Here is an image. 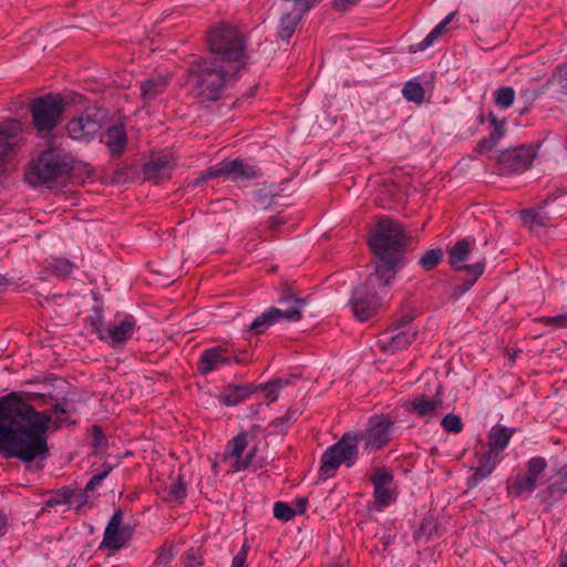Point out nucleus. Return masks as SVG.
Listing matches in <instances>:
<instances>
[{"label": "nucleus", "instance_id": "603ef678", "mask_svg": "<svg viewBox=\"0 0 567 567\" xmlns=\"http://www.w3.org/2000/svg\"><path fill=\"white\" fill-rule=\"evenodd\" d=\"M257 451H258L257 445H254L248 451V453L246 454V456L244 458L237 460V465H234V468L236 471H244V470H247L249 466H251Z\"/></svg>", "mask_w": 567, "mask_h": 567}, {"label": "nucleus", "instance_id": "0eeeda50", "mask_svg": "<svg viewBox=\"0 0 567 567\" xmlns=\"http://www.w3.org/2000/svg\"><path fill=\"white\" fill-rule=\"evenodd\" d=\"M66 102L60 94L48 93L30 104L33 127L39 133H51L63 121Z\"/></svg>", "mask_w": 567, "mask_h": 567}, {"label": "nucleus", "instance_id": "1a4fd4ad", "mask_svg": "<svg viewBox=\"0 0 567 567\" xmlns=\"http://www.w3.org/2000/svg\"><path fill=\"white\" fill-rule=\"evenodd\" d=\"M221 176L228 177L234 182L250 181L259 177L260 172L256 166L249 165L240 158L224 159L207 168L203 176L196 179L195 185L206 179H214Z\"/></svg>", "mask_w": 567, "mask_h": 567}, {"label": "nucleus", "instance_id": "4be33fe9", "mask_svg": "<svg viewBox=\"0 0 567 567\" xmlns=\"http://www.w3.org/2000/svg\"><path fill=\"white\" fill-rule=\"evenodd\" d=\"M174 166L173 158L167 155L153 157L144 165L143 172L147 179H153L156 184L165 178H169V169Z\"/></svg>", "mask_w": 567, "mask_h": 567}, {"label": "nucleus", "instance_id": "a878e982", "mask_svg": "<svg viewBox=\"0 0 567 567\" xmlns=\"http://www.w3.org/2000/svg\"><path fill=\"white\" fill-rule=\"evenodd\" d=\"M473 243L467 239H461L449 250V264L457 271H468L471 265L465 264L473 249Z\"/></svg>", "mask_w": 567, "mask_h": 567}, {"label": "nucleus", "instance_id": "49530a36", "mask_svg": "<svg viewBox=\"0 0 567 567\" xmlns=\"http://www.w3.org/2000/svg\"><path fill=\"white\" fill-rule=\"evenodd\" d=\"M522 220L525 225H538L543 226L546 224L547 217L537 209H525L520 212Z\"/></svg>", "mask_w": 567, "mask_h": 567}, {"label": "nucleus", "instance_id": "6e6552de", "mask_svg": "<svg viewBox=\"0 0 567 567\" xmlns=\"http://www.w3.org/2000/svg\"><path fill=\"white\" fill-rule=\"evenodd\" d=\"M359 436L344 433L341 439L328 447L321 456L320 477L326 480L334 475L341 464L352 466L359 456Z\"/></svg>", "mask_w": 567, "mask_h": 567}, {"label": "nucleus", "instance_id": "cd10ccee", "mask_svg": "<svg viewBox=\"0 0 567 567\" xmlns=\"http://www.w3.org/2000/svg\"><path fill=\"white\" fill-rule=\"evenodd\" d=\"M279 293L277 302L285 307L281 310H297L302 315L301 309L307 305V300L297 296L291 284L282 282Z\"/></svg>", "mask_w": 567, "mask_h": 567}, {"label": "nucleus", "instance_id": "2eb2a0df", "mask_svg": "<svg viewBox=\"0 0 567 567\" xmlns=\"http://www.w3.org/2000/svg\"><path fill=\"white\" fill-rule=\"evenodd\" d=\"M135 329L136 321L133 317H128L110 324L105 332L101 333V341L107 343L113 349H121L132 338Z\"/></svg>", "mask_w": 567, "mask_h": 567}, {"label": "nucleus", "instance_id": "864d4df0", "mask_svg": "<svg viewBox=\"0 0 567 567\" xmlns=\"http://www.w3.org/2000/svg\"><path fill=\"white\" fill-rule=\"evenodd\" d=\"M414 316L412 312L404 313L401 316L391 328L398 329V330H409L410 331V324L413 321Z\"/></svg>", "mask_w": 567, "mask_h": 567}, {"label": "nucleus", "instance_id": "9b49d317", "mask_svg": "<svg viewBox=\"0 0 567 567\" xmlns=\"http://www.w3.org/2000/svg\"><path fill=\"white\" fill-rule=\"evenodd\" d=\"M536 155L537 148L533 145L505 150L497 158L499 173L504 175L520 174L530 167Z\"/></svg>", "mask_w": 567, "mask_h": 567}, {"label": "nucleus", "instance_id": "2f4dec72", "mask_svg": "<svg viewBox=\"0 0 567 567\" xmlns=\"http://www.w3.org/2000/svg\"><path fill=\"white\" fill-rule=\"evenodd\" d=\"M248 445V434L245 432L236 435L228 442L225 451V458L241 460V455ZM237 465V462L235 463Z\"/></svg>", "mask_w": 567, "mask_h": 567}, {"label": "nucleus", "instance_id": "e2e57ef3", "mask_svg": "<svg viewBox=\"0 0 567 567\" xmlns=\"http://www.w3.org/2000/svg\"><path fill=\"white\" fill-rule=\"evenodd\" d=\"M230 358H231V362L235 361L236 363L241 364L249 360V354L247 352H244L240 354H231L230 353Z\"/></svg>", "mask_w": 567, "mask_h": 567}, {"label": "nucleus", "instance_id": "f257e3e1", "mask_svg": "<svg viewBox=\"0 0 567 567\" xmlns=\"http://www.w3.org/2000/svg\"><path fill=\"white\" fill-rule=\"evenodd\" d=\"M52 414L37 411L18 392L0 398V452L22 462L49 456L47 432Z\"/></svg>", "mask_w": 567, "mask_h": 567}, {"label": "nucleus", "instance_id": "69168bd1", "mask_svg": "<svg viewBox=\"0 0 567 567\" xmlns=\"http://www.w3.org/2000/svg\"><path fill=\"white\" fill-rule=\"evenodd\" d=\"M286 424L287 423L284 421V417H277L271 422V426H274L275 429H280V431H282V427Z\"/></svg>", "mask_w": 567, "mask_h": 567}, {"label": "nucleus", "instance_id": "6e6d98bb", "mask_svg": "<svg viewBox=\"0 0 567 567\" xmlns=\"http://www.w3.org/2000/svg\"><path fill=\"white\" fill-rule=\"evenodd\" d=\"M90 326L92 328V331L97 333L99 338L101 339V333L103 334L105 332V329L102 328L103 326V316L101 313L96 315L95 317L89 318Z\"/></svg>", "mask_w": 567, "mask_h": 567}, {"label": "nucleus", "instance_id": "7ed1b4c3", "mask_svg": "<svg viewBox=\"0 0 567 567\" xmlns=\"http://www.w3.org/2000/svg\"><path fill=\"white\" fill-rule=\"evenodd\" d=\"M411 237L406 234L403 225L392 218L382 217L370 234L368 244L375 256V267L382 264H390L393 277L402 260L401 254L410 245Z\"/></svg>", "mask_w": 567, "mask_h": 567}, {"label": "nucleus", "instance_id": "8fccbe9b", "mask_svg": "<svg viewBox=\"0 0 567 567\" xmlns=\"http://www.w3.org/2000/svg\"><path fill=\"white\" fill-rule=\"evenodd\" d=\"M92 447L97 452H103L107 446V440L104 435L103 429L100 425H93L91 429Z\"/></svg>", "mask_w": 567, "mask_h": 567}, {"label": "nucleus", "instance_id": "a18cd8bd", "mask_svg": "<svg viewBox=\"0 0 567 567\" xmlns=\"http://www.w3.org/2000/svg\"><path fill=\"white\" fill-rule=\"evenodd\" d=\"M526 468L527 474L537 480L547 468V461L542 456H534L527 462Z\"/></svg>", "mask_w": 567, "mask_h": 567}, {"label": "nucleus", "instance_id": "aec40b11", "mask_svg": "<svg viewBox=\"0 0 567 567\" xmlns=\"http://www.w3.org/2000/svg\"><path fill=\"white\" fill-rule=\"evenodd\" d=\"M567 492V465L557 470L548 480V485L543 492L544 502L553 505L560 501Z\"/></svg>", "mask_w": 567, "mask_h": 567}, {"label": "nucleus", "instance_id": "f3484780", "mask_svg": "<svg viewBox=\"0 0 567 567\" xmlns=\"http://www.w3.org/2000/svg\"><path fill=\"white\" fill-rule=\"evenodd\" d=\"M123 522L122 509H116L110 518L103 535V539L99 546V549L107 548L116 551L126 545V538L121 532V525Z\"/></svg>", "mask_w": 567, "mask_h": 567}, {"label": "nucleus", "instance_id": "09e8293b", "mask_svg": "<svg viewBox=\"0 0 567 567\" xmlns=\"http://www.w3.org/2000/svg\"><path fill=\"white\" fill-rule=\"evenodd\" d=\"M446 432L460 433L463 430V422L461 417L454 413L446 414L441 422Z\"/></svg>", "mask_w": 567, "mask_h": 567}, {"label": "nucleus", "instance_id": "c03bdc74", "mask_svg": "<svg viewBox=\"0 0 567 567\" xmlns=\"http://www.w3.org/2000/svg\"><path fill=\"white\" fill-rule=\"evenodd\" d=\"M112 471V466L107 463H103L101 466V471L94 474L85 485L84 492H93L95 491L103 482V480L110 474Z\"/></svg>", "mask_w": 567, "mask_h": 567}, {"label": "nucleus", "instance_id": "79ce46f5", "mask_svg": "<svg viewBox=\"0 0 567 567\" xmlns=\"http://www.w3.org/2000/svg\"><path fill=\"white\" fill-rule=\"evenodd\" d=\"M70 401L65 398L62 399L61 402L56 403L52 408V414L55 416L54 425L55 427H60L62 424L68 423L66 415L71 413Z\"/></svg>", "mask_w": 567, "mask_h": 567}, {"label": "nucleus", "instance_id": "c85d7f7f", "mask_svg": "<svg viewBox=\"0 0 567 567\" xmlns=\"http://www.w3.org/2000/svg\"><path fill=\"white\" fill-rule=\"evenodd\" d=\"M485 266V258H482L471 264L468 271H466L467 277L465 278L464 282L453 287L452 297L458 298L465 292H467L471 289V287L477 281V279L483 275Z\"/></svg>", "mask_w": 567, "mask_h": 567}, {"label": "nucleus", "instance_id": "052dcab7", "mask_svg": "<svg viewBox=\"0 0 567 567\" xmlns=\"http://www.w3.org/2000/svg\"><path fill=\"white\" fill-rule=\"evenodd\" d=\"M246 559L245 551L238 553L234 558L231 563V567H247L246 566Z\"/></svg>", "mask_w": 567, "mask_h": 567}, {"label": "nucleus", "instance_id": "a211bd4d", "mask_svg": "<svg viewBox=\"0 0 567 567\" xmlns=\"http://www.w3.org/2000/svg\"><path fill=\"white\" fill-rule=\"evenodd\" d=\"M417 332L415 330H398L390 328L382 333L379 342L381 349L386 353H395L406 349L412 342H414Z\"/></svg>", "mask_w": 567, "mask_h": 567}, {"label": "nucleus", "instance_id": "9d476101", "mask_svg": "<svg viewBox=\"0 0 567 567\" xmlns=\"http://www.w3.org/2000/svg\"><path fill=\"white\" fill-rule=\"evenodd\" d=\"M104 113L97 106L86 107L79 116L66 124L68 134L72 140L91 141L100 132Z\"/></svg>", "mask_w": 567, "mask_h": 567}, {"label": "nucleus", "instance_id": "a19ab883", "mask_svg": "<svg viewBox=\"0 0 567 567\" xmlns=\"http://www.w3.org/2000/svg\"><path fill=\"white\" fill-rule=\"evenodd\" d=\"M515 91L512 86H503L495 91L494 102L502 109H508L514 103Z\"/></svg>", "mask_w": 567, "mask_h": 567}, {"label": "nucleus", "instance_id": "39448f33", "mask_svg": "<svg viewBox=\"0 0 567 567\" xmlns=\"http://www.w3.org/2000/svg\"><path fill=\"white\" fill-rule=\"evenodd\" d=\"M207 45L212 58H217L229 65L241 61L246 52L244 33L236 25L225 21L208 30Z\"/></svg>", "mask_w": 567, "mask_h": 567}, {"label": "nucleus", "instance_id": "c9c22d12", "mask_svg": "<svg viewBox=\"0 0 567 567\" xmlns=\"http://www.w3.org/2000/svg\"><path fill=\"white\" fill-rule=\"evenodd\" d=\"M74 496H75V491L64 486V487L58 489L52 496H50L45 501L43 509L50 508V507H55V506L63 505V504H70L73 502Z\"/></svg>", "mask_w": 567, "mask_h": 567}, {"label": "nucleus", "instance_id": "72a5a7b5", "mask_svg": "<svg viewBox=\"0 0 567 567\" xmlns=\"http://www.w3.org/2000/svg\"><path fill=\"white\" fill-rule=\"evenodd\" d=\"M301 16L300 13H285L279 22L278 35L284 41H289V39L295 33L296 27L300 22Z\"/></svg>", "mask_w": 567, "mask_h": 567}, {"label": "nucleus", "instance_id": "423d86ee", "mask_svg": "<svg viewBox=\"0 0 567 567\" xmlns=\"http://www.w3.org/2000/svg\"><path fill=\"white\" fill-rule=\"evenodd\" d=\"M70 156L60 150L48 148L32 163L25 174L31 185H38L68 176L72 171Z\"/></svg>", "mask_w": 567, "mask_h": 567}, {"label": "nucleus", "instance_id": "4c0bfd02", "mask_svg": "<svg viewBox=\"0 0 567 567\" xmlns=\"http://www.w3.org/2000/svg\"><path fill=\"white\" fill-rule=\"evenodd\" d=\"M405 100L422 103L424 101V89L419 82L408 81L402 90Z\"/></svg>", "mask_w": 567, "mask_h": 567}, {"label": "nucleus", "instance_id": "b1692460", "mask_svg": "<svg viewBox=\"0 0 567 567\" xmlns=\"http://www.w3.org/2000/svg\"><path fill=\"white\" fill-rule=\"evenodd\" d=\"M257 391L258 386H256L254 383L228 384L219 395V401L227 406H234L247 400L252 393Z\"/></svg>", "mask_w": 567, "mask_h": 567}, {"label": "nucleus", "instance_id": "f704fd0d", "mask_svg": "<svg viewBox=\"0 0 567 567\" xmlns=\"http://www.w3.org/2000/svg\"><path fill=\"white\" fill-rule=\"evenodd\" d=\"M289 384L288 379L276 378L262 385H257L258 390H261L265 398L269 402H275L278 399L279 392Z\"/></svg>", "mask_w": 567, "mask_h": 567}, {"label": "nucleus", "instance_id": "473e14b6", "mask_svg": "<svg viewBox=\"0 0 567 567\" xmlns=\"http://www.w3.org/2000/svg\"><path fill=\"white\" fill-rule=\"evenodd\" d=\"M455 12L447 14L421 42L414 47V52L424 51L431 47L435 40L443 33L446 25L453 20Z\"/></svg>", "mask_w": 567, "mask_h": 567}, {"label": "nucleus", "instance_id": "f03ea898", "mask_svg": "<svg viewBox=\"0 0 567 567\" xmlns=\"http://www.w3.org/2000/svg\"><path fill=\"white\" fill-rule=\"evenodd\" d=\"M237 68L217 58H198L189 63L188 83L193 95L200 103H213L221 99L227 85L234 80Z\"/></svg>", "mask_w": 567, "mask_h": 567}, {"label": "nucleus", "instance_id": "ddd939ff", "mask_svg": "<svg viewBox=\"0 0 567 567\" xmlns=\"http://www.w3.org/2000/svg\"><path fill=\"white\" fill-rule=\"evenodd\" d=\"M373 485L374 504L383 508L393 503L396 498L395 488L392 487L394 475L386 466H379L373 470L370 477Z\"/></svg>", "mask_w": 567, "mask_h": 567}, {"label": "nucleus", "instance_id": "5fc2aeb1", "mask_svg": "<svg viewBox=\"0 0 567 567\" xmlns=\"http://www.w3.org/2000/svg\"><path fill=\"white\" fill-rule=\"evenodd\" d=\"M204 561L202 558L197 557V553L195 549H189L186 551V560L184 563V567H202Z\"/></svg>", "mask_w": 567, "mask_h": 567}, {"label": "nucleus", "instance_id": "bb28decb", "mask_svg": "<svg viewBox=\"0 0 567 567\" xmlns=\"http://www.w3.org/2000/svg\"><path fill=\"white\" fill-rule=\"evenodd\" d=\"M105 137V145L111 156L120 157L127 145L125 127L123 125H112L106 130Z\"/></svg>", "mask_w": 567, "mask_h": 567}, {"label": "nucleus", "instance_id": "4468645a", "mask_svg": "<svg viewBox=\"0 0 567 567\" xmlns=\"http://www.w3.org/2000/svg\"><path fill=\"white\" fill-rule=\"evenodd\" d=\"M20 130L17 120L0 125V171L16 156Z\"/></svg>", "mask_w": 567, "mask_h": 567}, {"label": "nucleus", "instance_id": "20e7f679", "mask_svg": "<svg viewBox=\"0 0 567 567\" xmlns=\"http://www.w3.org/2000/svg\"><path fill=\"white\" fill-rule=\"evenodd\" d=\"M390 264L375 267L367 278L364 285L358 286L352 293L350 303L355 318L360 321L369 320L380 307L378 290L383 289L394 279Z\"/></svg>", "mask_w": 567, "mask_h": 567}, {"label": "nucleus", "instance_id": "4d7b16f0", "mask_svg": "<svg viewBox=\"0 0 567 567\" xmlns=\"http://www.w3.org/2000/svg\"><path fill=\"white\" fill-rule=\"evenodd\" d=\"M359 0H333L332 8L338 12H346L351 7L355 6Z\"/></svg>", "mask_w": 567, "mask_h": 567}, {"label": "nucleus", "instance_id": "0e129e2a", "mask_svg": "<svg viewBox=\"0 0 567 567\" xmlns=\"http://www.w3.org/2000/svg\"><path fill=\"white\" fill-rule=\"evenodd\" d=\"M282 417H284V421H285L286 423H289V422H291V421H293V420H295V417H296V411H295V410L289 409V410L285 413V415H284Z\"/></svg>", "mask_w": 567, "mask_h": 567}, {"label": "nucleus", "instance_id": "5701e85b", "mask_svg": "<svg viewBox=\"0 0 567 567\" xmlns=\"http://www.w3.org/2000/svg\"><path fill=\"white\" fill-rule=\"evenodd\" d=\"M497 463V453H495L494 451H486L485 453H483L478 461V466L475 468V472L467 478V487L474 488L483 480L488 477L495 470Z\"/></svg>", "mask_w": 567, "mask_h": 567}, {"label": "nucleus", "instance_id": "774afa93", "mask_svg": "<svg viewBox=\"0 0 567 567\" xmlns=\"http://www.w3.org/2000/svg\"><path fill=\"white\" fill-rule=\"evenodd\" d=\"M559 566L558 567H567V551H561L559 557Z\"/></svg>", "mask_w": 567, "mask_h": 567}, {"label": "nucleus", "instance_id": "37998d69", "mask_svg": "<svg viewBox=\"0 0 567 567\" xmlns=\"http://www.w3.org/2000/svg\"><path fill=\"white\" fill-rule=\"evenodd\" d=\"M166 493L167 501L183 502L186 497V487L182 477H178L169 486H167Z\"/></svg>", "mask_w": 567, "mask_h": 567}, {"label": "nucleus", "instance_id": "c756f323", "mask_svg": "<svg viewBox=\"0 0 567 567\" xmlns=\"http://www.w3.org/2000/svg\"><path fill=\"white\" fill-rule=\"evenodd\" d=\"M441 405V400H434L426 395L416 396L406 408L409 412L416 413L417 416L425 419L432 417Z\"/></svg>", "mask_w": 567, "mask_h": 567}, {"label": "nucleus", "instance_id": "6ab92c4d", "mask_svg": "<svg viewBox=\"0 0 567 567\" xmlns=\"http://www.w3.org/2000/svg\"><path fill=\"white\" fill-rule=\"evenodd\" d=\"M230 351L228 348L215 347L205 350L197 363V370L202 374H207L223 364H230Z\"/></svg>", "mask_w": 567, "mask_h": 567}, {"label": "nucleus", "instance_id": "13d9d810", "mask_svg": "<svg viewBox=\"0 0 567 567\" xmlns=\"http://www.w3.org/2000/svg\"><path fill=\"white\" fill-rule=\"evenodd\" d=\"M319 0H297V11L300 13L310 10Z\"/></svg>", "mask_w": 567, "mask_h": 567}, {"label": "nucleus", "instance_id": "393cba45", "mask_svg": "<svg viewBox=\"0 0 567 567\" xmlns=\"http://www.w3.org/2000/svg\"><path fill=\"white\" fill-rule=\"evenodd\" d=\"M488 121L493 128L488 136L483 137L476 145V152L483 154L492 151L501 138L505 135V120L499 121L492 112L488 114Z\"/></svg>", "mask_w": 567, "mask_h": 567}, {"label": "nucleus", "instance_id": "dca6fc26", "mask_svg": "<svg viewBox=\"0 0 567 567\" xmlns=\"http://www.w3.org/2000/svg\"><path fill=\"white\" fill-rule=\"evenodd\" d=\"M301 318L302 315L297 310H281V308L271 307L251 322L249 330L260 334L280 320L296 322Z\"/></svg>", "mask_w": 567, "mask_h": 567}, {"label": "nucleus", "instance_id": "3c124183", "mask_svg": "<svg viewBox=\"0 0 567 567\" xmlns=\"http://www.w3.org/2000/svg\"><path fill=\"white\" fill-rule=\"evenodd\" d=\"M539 321L553 328H567V313L554 317H542Z\"/></svg>", "mask_w": 567, "mask_h": 567}, {"label": "nucleus", "instance_id": "58836bf2", "mask_svg": "<svg viewBox=\"0 0 567 567\" xmlns=\"http://www.w3.org/2000/svg\"><path fill=\"white\" fill-rule=\"evenodd\" d=\"M49 267L55 276L66 278L72 274L75 265L65 258H53Z\"/></svg>", "mask_w": 567, "mask_h": 567}, {"label": "nucleus", "instance_id": "ea45409f", "mask_svg": "<svg viewBox=\"0 0 567 567\" xmlns=\"http://www.w3.org/2000/svg\"><path fill=\"white\" fill-rule=\"evenodd\" d=\"M513 488L516 495L532 494L537 488V480L526 474L523 477H516L513 482Z\"/></svg>", "mask_w": 567, "mask_h": 567}, {"label": "nucleus", "instance_id": "338daca9", "mask_svg": "<svg viewBox=\"0 0 567 567\" xmlns=\"http://www.w3.org/2000/svg\"><path fill=\"white\" fill-rule=\"evenodd\" d=\"M285 223L281 221V220H278L276 218H270L269 220V228L271 229H278L280 228L281 225H284Z\"/></svg>", "mask_w": 567, "mask_h": 567}, {"label": "nucleus", "instance_id": "680f3d73", "mask_svg": "<svg viewBox=\"0 0 567 567\" xmlns=\"http://www.w3.org/2000/svg\"><path fill=\"white\" fill-rule=\"evenodd\" d=\"M87 501V493L84 492V489L80 493H75V496L73 497V502L71 504H76V506H82Z\"/></svg>", "mask_w": 567, "mask_h": 567}, {"label": "nucleus", "instance_id": "412c9836", "mask_svg": "<svg viewBox=\"0 0 567 567\" xmlns=\"http://www.w3.org/2000/svg\"><path fill=\"white\" fill-rule=\"evenodd\" d=\"M169 80L168 75L158 74L142 81L140 84V97L144 104L148 105L162 95L166 91Z\"/></svg>", "mask_w": 567, "mask_h": 567}, {"label": "nucleus", "instance_id": "bf43d9fd", "mask_svg": "<svg viewBox=\"0 0 567 567\" xmlns=\"http://www.w3.org/2000/svg\"><path fill=\"white\" fill-rule=\"evenodd\" d=\"M308 499L306 497H298L295 499V507L297 514H303L307 509Z\"/></svg>", "mask_w": 567, "mask_h": 567}, {"label": "nucleus", "instance_id": "de8ad7c7", "mask_svg": "<svg viewBox=\"0 0 567 567\" xmlns=\"http://www.w3.org/2000/svg\"><path fill=\"white\" fill-rule=\"evenodd\" d=\"M274 516L282 522H288L296 516V511L287 503L276 502L274 505Z\"/></svg>", "mask_w": 567, "mask_h": 567}, {"label": "nucleus", "instance_id": "7c9ffc66", "mask_svg": "<svg viewBox=\"0 0 567 567\" xmlns=\"http://www.w3.org/2000/svg\"><path fill=\"white\" fill-rule=\"evenodd\" d=\"M515 430L506 426H496L489 434L488 441V450L494 451L498 454L499 451H503L509 440L512 439Z\"/></svg>", "mask_w": 567, "mask_h": 567}, {"label": "nucleus", "instance_id": "f8f14e48", "mask_svg": "<svg viewBox=\"0 0 567 567\" xmlns=\"http://www.w3.org/2000/svg\"><path fill=\"white\" fill-rule=\"evenodd\" d=\"M393 422L389 416L374 415L369 420L364 433L357 434L359 442H364V449L369 451H379L390 441V432Z\"/></svg>", "mask_w": 567, "mask_h": 567}, {"label": "nucleus", "instance_id": "e433bc0d", "mask_svg": "<svg viewBox=\"0 0 567 567\" xmlns=\"http://www.w3.org/2000/svg\"><path fill=\"white\" fill-rule=\"evenodd\" d=\"M443 256L441 248L430 249L419 259L417 264L424 271H431L443 260Z\"/></svg>", "mask_w": 567, "mask_h": 567}]
</instances>
